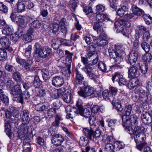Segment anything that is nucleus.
Wrapping results in <instances>:
<instances>
[{
	"instance_id": "1",
	"label": "nucleus",
	"mask_w": 152,
	"mask_h": 152,
	"mask_svg": "<svg viewBox=\"0 0 152 152\" xmlns=\"http://www.w3.org/2000/svg\"><path fill=\"white\" fill-rule=\"evenodd\" d=\"M38 43H35L36 49L34 54V57L37 62H39L41 58H44L48 57L52 52L51 49L48 47L44 46L42 48H37Z\"/></svg>"
},
{
	"instance_id": "2",
	"label": "nucleus",
	"mask_w": 152,
	"mask_h": 152,
	"mask_svg": "<svg viewBox=\"0 0 152 152\" xmlns=\"http://www.w3.org/2000/svg\"><path fill=\"white\" fill-rule=\"evenodd\" d=\"M135 94L132 96V99L135 102H137L140 99L143 102H146L148 99V94L141 87H137L134 90Z\"/></svg>"
},
{
	"instance_id": "3",
	"label": "nucleus",
	"mask_w": 152,
	"mask_h": 152,
	"mask_svg": "<svg viewBox=\"0 0 152 152\" xmlns=\"http://www.w3.org/2000/svg\"><path fill=\"white\" fill-rule=\"evenodd\" d=\"M10 92L14 98H15V100L21 104L23 103L22 92L20 85L18 84L15 86L10 90Z\"/></svg>"
},
{
	"instance_id": "4",
	"label": "nucleus",
	"mask_w": 152,
	"mask_h": 152,
	"mask_svg": "<svg viewBox=\"0 0 152 152\" xmlns=\"http://www.w3.org/2000/svg\"><path fill=\"white\" fill-rule=\"evenodd\" d=\"M120 96L118 95L112 96L110 101L112 102V104L114 108H115L118 112H122L123 108L121 104L124 103V99H121L120 100Z\"/></svg>"
},
{
	"instance_id": "5",
	"label": "nucleus",
	"mask_w": 152,
	"mask_h": 152,
	"mask_svg": "<svg viewBox=\"0 0 152 152\" xmlns=\"http://www.w3.org/2000/svg\"><path fill=\"white\" fill-rule=\"evenodd\" d=\"M108 50L110 58H113L114 60L115 64L114 66L115 67H121V65L120 64L123 60L121 55L118 51L112 49H109Z\"/></svg>"
},
{
	"instance_id": "6",
	"label": "nucleus",
	"mask_w": 152,
	"mask_h": 152,
	"mask_svg": "<svg viewBox=\"0 0 152 152\" xmlns=\"http://www.w3.org/2000/svg\"><path fill=\"white\" fill-rule=\"evenodd\" d=\"M77 105V108L72 107L70 106H68L66 107L65 110L66 113V118H72L77 114H80V106Z\"/></svg>"
},
{
	"instance_id": "7",
	"label": "nucleus",
	"mask_w": 152,
	"mask_h": 152,
	"mask_svg": "<svg viewBox=\"0 0 152 152\" xmlns=\"http://www.w3.org/2000/svg\"><path fill=\"white\" fill-rule=\"evenodd\" d=\"M28 129L29 126L28 124H22L18 129L17 131L18 136L15 137L16 139H21L25 137L28 133Z\"/></svg>"
},
{
	"instance_id": "8",
	"label": "nucleus",
	"mask_w": 152,
	"mask_h": 152,
	"mask_svg": "<svg viewBox=\"0 0 152 152\" xmlns=\"http://www.w3.org/2000/svg\"><path fill=\"white\" fill-rule=\"evenodd\" d=\"M80 91H78V93L80 96L84 98L91 96L95 92V90L93 88L88 86H85L83 88L80 87Z\"/></svg>"
},
{
	"instance_id": "9",
	"label": "nucleus",
	"mask_w": 152,
	"mask_h": 152,
	"mask_svg": "<svg viewBox=\"0 0 152 152\" xmlns=\"http://www.w3.org/2000/svg\"><path fill=\"white\" fill-rule=\"evenodd\" d=\"M10 40L7 37H3L0 39V48L11 52L12 51L13 49L10 46Z\"/></svg>"
},
{
	"instance_id": "10",
	"label": "nucleus",
	"mask_w": 152,
	"mask_h": 152,
	"mask_svg": "<svg viewBox=\"0 0 152 152\" xmlns=\"http://www.w3.org/2000/svg\"><path fill=\"white\" fill-rule=\"evenodd\" d=\"M106 37L105 34H101L98 38L94 36L92 37V38L93 40L96 41V43L98 46L102 47L107 45L108 43V41L105 39Z\"/></svg>"
},
{
	"instance_id": "11",
	"label": "nucleus",
	"mask_w": 152,
	"mask_h": 152,
	"mask_svg": "<svg viewBox=\"0 0 152 152\" xmlns=\"http://www.w3.org/2000/svg\"><path fill=\"white\" fill-rule=\"evenodd\" d=\"M138 53L137 52L132 51L128 55V62L131 65H134L136 63L138 58Z\"/></svg>"
},
{
	"instance_id": "12",
	"label": "nucleus",
	"mask_w": 152,
	"mask_h": 152,
	"mask_svg": "<svg viewBox=\"0 0 152 152\" xmlns=\"http://www.w3.org/2000/svg\"><path fill=\"white\" fill-rule=\"evenodd\" d=\"M131 25L130 23L128 21L124 20H121L116 21L114 23L115 28L117 30L121 31L122 29L123 26L129 27Z\"/></svg>"
},
{
	"instance_id": "13",
	"label": "nucleus",
	"mask_w": 152,
	"mask_h": 152,
	"mask_svg": "<svg viewBox=\"0 0 152 152\" xmlns=\"http://www.w3.org/2000/svg\"><path fill=\"white\" fill-rule=\"evenodd\" d=\"M52 81V84L57 87L61 86L64 83L63 78L60 76H55L53 77Z\"/></svg>"
},
{
	"instance_id": "14",
	"label": "nucleus",
	"mask_w": 152,
	"mask_h": 152,
	"mask_svg": "<svg viewBox=\"0 0 152 152\" xmlns=\"http://www.w3.org/2000/svg\"><path fill=\"white\" fill-rule=\"evenodd\" d=\"M131 66L127 68L128 77L129 78L135 77L137 74L138 71V68L137 66L134 65Z\"/></svg>"
},
{
	"instance_id": "15",
	"label": "nucleus",
	"mask_w": 152,
	"mask_h": 152,
	"mask_svg": "<svg viewBox=\"0 0 152 152\" xmlns=\"http://www.w3.org/2000/svg\"><path fill=\"white\" fill-rule=\"evenodd\" d=\"M64 138L61 135L58 134L51 139L52 142L55 145L57 146L61 145V143L64 141Z\"/></svg>"
},
{
	"instance_id": "16",
	"label": "nucleus",
	"mask_w": 152,
	"mask_h": 152,
	"mask_svg": "<svg viewBox=\"0 0 152 152\" xmlns=\"http://www.w3.org/2000/svg\"><path fill=\"white\" fill-rule=\"evenodd\" d=\"M34 31V30L32 29H29L28 31L27 34L23 37V40L24 42L27 43L31 41L33 39L32 33Z\"/></svg>"
},
{
	"instance_id": "17",
	"label": "nucleus",
	"mask_w": 152,
	"mask_h": 152,
	"mask_svg": "<svg viewBox=\"0 0 152 152\" xmlns=\"http://www.w3.org/2000/svg\"><path fill=\"white\" fill-rule=\"evenodd\" d=\"M29 112L27 110H24L20 114V117L22 121L23 122L24 124H27L30 120L29 115Z\"/></svg>"
},
{
	"instance_id": "18",
	"label": "nucleus",
	"mask_w": 152,
	"mask_h": 152,
	"mask_svg": "<svg viewBox=\"0 0 152 152\" xmlns=\"http://www.w3.org/2000/svg\"><path fill=\"white\" fill-rule=\"evenodd\" d=\"M128 84V87L129 89H132L139 84V80L136 77H132Z\"/></svg>"
},
{
	"instance_id": "19",
	"label": "nucleus",
	"mask_w": 152,
	"mask_h": 152,
	"mask_svg": "<svg viewBox=\"0 0 152 152\" xmlns=\"http://www.w3.org/2000/svg\"><path fill=\"white\" fill-rule=\"evenodd\" d=\"M128 8L125 5L121 6L118 8L117 11V13L118 15L121 17L124 18L126 14H127Z\"/></svg>"
},
{
	"instance_id": "20",
	"label": "nucleus",
	"mask_w": 152,
	"mask_h": 152,
	"mask_svg": "<svg viewBox=\"0 0 152 152\" xmlns=\"http://www.w3.org/2000/svg\"><path fill=\"white\" fill-rule=\"evenodd\" d=\"M84 77L80 72L77 70L75 71V82L77 84H81L83 82Z\"/></svg>"
},
{
	"instance_id": "21",
	"label": "nucleus",
	"mask_w": 152,
	"mask_h": 152,
	"mask_svg": "<svg viewBox=\"0 0 152 152\" xmlns=\"http://www.w3.org/2000/svg\"><path fill=\"white\" fill-rule=\"evenodd\" d=\"M94 128L92 127H90V129L87 128L83 129L82 131L83 132V136L91 140L92 139L93 130Z\"/></svg>"
},
{
	"instance_id": "22",
	"label": "nucleus",
	"mask_w": 152,
	"mask_h": 152,
	"mask_svg": "<svg viewBox=\"0 0 152 152\" xmlns=\"http://www.w3.org/2000/svg\"><path fill=\"white\" fill-rule=\"evenodd\" d=\"M101 135V131L100 130L98 129L94 131L93 130L92 139L91 140L94 142L97 143L99 140V138Z\"/></svg>"
},
{
	"instance_id": "23",
	"label": "nucleus",
	"mask_w": 152,
	"mask_h": 152,
	"mask_svg": "<svg viewBox=\"0 0 152 152\" xmlns=\"http://www.w3.org/2000/svg\"><path fill=\"white\" fill-rule=\"evenodd\" d=\"M12 126L9 121H6L4 126L5 132L10 139L12 137V132L11 130Z\"/></svg>"
},
{
	"instance_id": "24",
	"label": "nucleus",
	"mask_w": 152,
	"mask_h": 152,
	"mask_svg": "<svg viewBox=\"0 0 152 152\" xmlns=\"http://www.w3.org/2000/svg\"><path fill=\"white\" fill-rule=\"evenodd\" d=\"M134 138L136 143L142 142L146 139V136L144 133H140L134 135Z\"/></svg>"
},
{
	"instance_id": "25",
	"label": "nucleus",
	"mask_w": 152,
	"mask_h": 152,
	"mask_svg": "<svg viewBox=\"0 0 152 152\" xmlns=\"http://www.w3.org/2000/svg\"><path fill=\"white\" fill-rule=\"evenodd\" d=\"M139 32H141L142 31H145L143 34V38L147 39L150 36V34L147 28L143 26H139L138 27Z\"/></svg>"
},
{
	"instance_id": "26",
	"label": "nucleus",
	"mask_w": 152,
	"mask_h": 152,
	"mask_svg": "<svg viewBox=\"0 0 152 152\" xmlns=\"http://www.w3.org/2000/svg\"><path fill=\"white\" fill-rule=\"evenodd\" d=\"M103 23H94L93 28L94 30L96 31L98 33H101L103 34L105 33L103 32V28L102 27Z\"/></svg>"
},
{
	"instance_id": "27",
	"label": "nucleus",
	"mask_w": 152,
	"mask_h": 152,
	"mask_svg": "<svg viewBox=\"0 0 152 152\" xmlns=\"http://www.w3.org/2000/svg\"><path fill=\"white\" fill-rule=\"evenodd\" d=\"M142 59L145 62V64H149V65L151 64L152 66V56L150 53H146L143 56Z\"/></svg>"
},
{
	"instance_id": "28",
	"label": "nucleus",
	"mask_w": 152,
	"mask_h": 152,
	"mask_svg": "<svg viewBox=\"0 0 152 152\" xmlns=\"http://www.w3.org/2000/svg\"><path fill=\"white\" fill-rule=\"evenodd\" d=\"M91 113L87 109L83 110L82 107L80 106V114L81 115L83 116L86 118H90L91 117Z\"/></svg>"
},
{
	"instance_id": "29",
	"label": "nucleus",
	"mask_w": 152,
	"mask_h": 152,
	"mask_svg": "<svg viewBox=\"0 0 152 152\" xmlns=\"http://www.w3.org/2000/svg\"><path fill=\"white\" fill-rule=\"evenodd\" d=\"M65 54L66 55V63L65 64H67L69 67L70 65L71 64L72 62V56L73 55V53H70L68 50H66L65 51Z\"/></svg>"
},
{
	"instance_id": "30",
	"label": "nucleus",
	"mask_w": 152,
	"mask_h": 152,
	"mask_svg": "<svg viewBox=\"0 0 152 152\" xmlns=\"http://www.w3.org/2000/svg\"><path fill=\"white\" fill-rule=\"evenodd\" d=\"M30 61L27 60L25 61V63L23 64L24 67L25 68V70L27 71H30L31 72L36 71L37 70H39L38 67H31V64L30 63Z\"/></svg>"
},
{
	"instance_id": "31",
	"label": "nucleus",
	"mask_w": 152,
	"mask_h": 152,
	"mask_svg": "<svg viewBox=\"0 0 152 152\" xmlns=\"http://www.w3.org/2000/svg\"><path fill=\"white\" fill-rule=\"evenodd\" d=\"M66 89L64 88H62L59 89H56L54 91V96L56 98L62 97H63Z\"/></svg>"
},
{
	"instance_id": "32",
	"label": "nucleus",
	"mask_w": 152,
	"mask_h": 152,
	"mask_svg": "<svg viewBox=\"0 0 152 152\" xmlns=\"http://www.w3.org/2000/svg\"><path fill=\"white\" fill-rule=\"evenodd\" d=\"M41 20L36 19L34 20L30 24L29 29H38L40 27L41 25Z\"/></svg>"
},
{
	"instance_id": "33",
	"label": "nucleus",
	"mask_w": 152,
	"mask_h": 152,
	"mask_svg": "<svg viewBox=\"0 0 152 152\" xmlns=\"http://www.w3.org/2000/svg\"><path fill=\"white\" fill-rule=\"evenodd\" d=\"M29 140L26 139L24 140L23 145V152H30L31 145L29 142Z\"/></svg>"
},
{
	"instance_id": "34",
	"label": "nucleus",
	"mask_w": 152,
	"mask_h": 152,
	"mask_svg": "<svg viewBox=\"0 0 152 152\" xmlns=\"http://www.w3.org/2000/svg\"><path fill=\"white\" fill-rule=\"evenodd\" d=\"M13 31L12 27L11 25H7L4 27L2 31L3 34L6 35L11 34Z\"/></svg>"
},
{
	"instance_id": "35",
	"label": "nucleus",
	"mask_w": 152,
	"mask_h": 152,
	"mask_svg": "<svg viewBox=\"0 0 152 152\" xmlns=\"http://www.w3.org/2000/svg\"><path fill=\"white\" fill-rule=\"evenodd\" d=\"M62 119L61 114L58 113L56 114L55 117V120L52 123V125L55 127H58L60 123V121Z\"/></svg>"
},
{
	"instance_id": "36",
	"label": "nucleus",
	"mask_w": 152,
	"mask_h": 152,
	"mask_svg": "<svg viewBox=\"0 0 152 152\" xmlns=\"http://www.w3.org/2000/svg\"><path fill=\"white\" fill-rule=\"evenodd\" d=\"M149 113L147 112L143 113L141 115V118L143 121L145 123H150L151 122L152 120L151 117L150 118L148 117L149 116Z\"/></svg>"
},
{
	"instance_id": "37",
	"label": "nucleus",
	"mask_w": 152,
	"mask_h": 152,
	"mask_svg": "<svg viewBox=\"0 0 152 152\" xmlns=\"http://www.w3.org/2000/svg\"><path fill=\"white\" fill-rule=\"evenodd\" d=\"M107 15L103 13H98L96 14V18L97 20L100 23H102L105 21L107 19Z\"/></svg>"
},
{
	"instance_id": "38",
	"label": "nucleus",
	"mask_w": 152,
	"mask_h": 152,
	"mask_svg": "<svg viewBox=\"0 0 152 152\" xmlns=\"http://www.w3.org/2000/svg\"><path fill=\"white\" fill-rule=\"evenodd\" d=\"M91 54H89V57H90V60H91V62H90L89 65H93L96 64L98 61V56L97 54H94L91 55Z\"/></svg>"
},
{
	"instance_id": "39",
	"label": "nucleus",
	"mask_w": 152,
	"mask_h": 152,
	"mask_svg": "<svg viewBox=\"0 0 152 152\" xmlns=\"http://www.w3.org/2000/svg\"><path fill=\"white\" fill-rule=\"evenodd\" d=\"M42 73V77L44 80L46 81L49 79L50 76L48 69L45 68L40 70Z\"/></svg>"
},
{
	"instance_id": "40",
	"label": "nucleus",
	"mask_w": 152,
	"mask_h": 152,
	"mask_svg": "<svg viewBox=\"0 0 152 152\" xmlns=\"http://www.w3.org/2000/svg\"><path fill=\"white\" fill-rule=\"evenodd\" d=\"M132 10L134 15H135L137 16L141 15L143 11L142 10L138 8L135 5H133L132 6Z\"/></svg>"
},
{
	"instance_id": "41",
	"label": "nucleus",
	"mask_w": 152,
	"mask_h": 152,
	"mask_svg": "<svg viewBox=\"0 0 152 152\" xmlns=\"http://www.w3.org/2000/svg\"><path fill=\"white\" fill-rule=\"evenodd\" d=\"M58 127H55L52 126L50 127L48 130V135L50 136H52V137H53L57 134V128Z\"/></svg>"
},
{
	"instance_id": "42",
	"label": "nucleus",
	"mask_w": 152,
	"mask_h": 152,
	"mask_svg": "<svg viewBox=\"0 0 152 152\" xmlns=\"http://www.w3.org/2000/svg\"><path fill=\"white\" fill-rule=\"evenodd\" d=\"M72 95L70 93L66 92L63 95L62 99L65 102L67 103H70L71 100Z\"/></svg>"
},
{
	"instance_id": "43",
	"label": "nucleus",
	"mask_w": 152,
	"mask_h": 152,
	"mask_svg": "<svg viewBox=\"0 0 152 152\" xmlns=\"http://www.w3.org/2000/svg\"><path fill=\"white\" fill-rule=\"evenodd\" d=\"M117 120L116 119H109L107 121L108 127L111 129H114L117 124Z\"/></svg>"
},
{
	"instance_id": "44",
	"label": "nucleus",
	"mask_w": 152,
	"mask_h": 152,
	"mask_svg": "<svg viewBox=\"0 0 152 152\" xmlns=\"http://www.w3.org/2000/svg\"><path fill=\"white\" fill-rule=\"evenodd\" d=\"M103 106L99 107L97 105H94L91 109V112L94 113H96L98 112H102L104 110Z\"/></svg>"
},
{
	"instance_id": "45",
	"label": "nucleus",
	"mask_w": 152,
	"mask_h": 152,
	"mask_svg": "<svg viewBox=\"0 0 152 152\" xmlns=\"http://www.w3.org/2000/svg\"><path fill=\"white\" fill-rule=\"evenodd\" d=\"M18 11L19 12H22L25 10V5L22 1H18L16 4Z\"/></svg>"
},
{
	"instance_id": "46",
	"label": "nucleus",
	"mask_w": 152,
	"mask_h": 152,
	"mask_svg": "<svg viewBox=\"0 0 152 152\" xmlns=\"http://www.w3.org/2000/svg\"><path fill=\"white\" fill-rule=\"evenodd\" d=\"M10 111L13 117L15 118H18L19 116V112L17 109L14 107H12L10 108Z\"/></svg>"
},
{
	"instance_id": "47",
	"label": "nucleus",
	"mask_w": 152,
	"mask_h": 152,
	"mask_svg": "<svg viewBox=\"0 0 152 152\" xmlns=\"http://www.w3.org/2000/svg\"><path fill=\"white\" fill-rule=\"evenodd\" d=\"M0 99L6 105H8L9 103V99L8 97L4 94L3 92L0 93Z\"/></svg>"
},
{
	"instance_id": "48",
	"label": "nucleus",
	"mask_w": 152,
	"mask_h": 152,
	"mask_svg": "<svg viewBox=\"0 0 152 152\" xmlns=\"http://www.w3.org/2000/svg\"><path fill=\"white\" fill-rule=\"evenodd\" d=\"M7 57V53L6 50L0 48V61H4Z\"/></svg>"
},
{
	"instance_id": "49",
	"label": "nucleus",
	"mask_w": 152,
	"mask_h": 152,
	"mask_svg": "<svg viewBox=\"0 0 152 152\" xmlns=\"http://www.w3.org/2000/svg\"><path fill=\"white\" fill-rule=\"evenodd\" d=\"M21 75L18 71H16L13 73L12 77L13 79L16 82H20L22 80Z\"/></svg>"
},
{
	"instance_id": "50",
	"label": "nucleus",
	"mask_w": 152,
	"mask_h": 152,
	"mask_svg": "<svg viewBox=\"0 0 152 152\" xmlns=\"http://www.w3.org/2000/svg\"><path fill=\"white\" fill-rule=\"evenodd\" d=\"M102 95L103 98L107 100L110 101L112 96L110 91L107 90L104 91L102 92Z\"/></svg>"
},
{
	"instance_id": "51",
	"label": "nucleus",
	"mask_w": 152,
	"mask_h": 152,
	"mask_svg": "<svg viewBox=\"0 0 152 152\" xmlns=\"http://www.w3.org/2000/svg\"><path fill=\"white\" fill-rule=\"evenodd\" d=\"M105 9V6L104 5L98 4L96 7L95 10L96 14L103 12Z\"/></svg>"
},
{
	"instance_id": "52",
	"label": "nucleus",
	"mask_w": 152,
	"mask_h": 152,
	"mask_svg": "<svg viewBox=\"0 0 152 152\" xmlns=\"http://www.w3.org/2000/svg\"><path fill=\"white\" fill-rule=\"evenodd\" d=\"M113 138L111 136H108L105 134H104L103 137L102 141L105 143H110L113 141Z\"/></svg>"
},
{
	"instance_id": "53",
	"label": "nucleus",
	"mask_w": 152,
	"mask_h": 152,
	"mask_svg": "<svg viewBox=\"0 0 152 152\" xmlns=\"http://www.w3.org/2000/svg\"><path fill=\"white\" fill-rule=\"evenodd\" d=\"M66 66V69H64V68L62 69L63 70V74L65 76L68 77L70 76V74L71 72L70 70V68L71 67V65H70V66L67 64H65Z\"/></svg>"
},
{
	"instance_id": "54",
	"label": "nucleus",
	"mask_w": 152,
	"mask_h": 152,
	"mask_svg": "<svg viewBox=\"0 0 152 152\" xmlns=\"http://www.w3.org/2000/svg\"><path fill=\"white\" fill-rule=\"evenodd\" d=\"M114 145L110 143L106 145L105 148V152H114Z\"/></svg>"
},
{
	"instance_id": "55",
	"label": "nucleus",
	"mask_w": 152,
	"mask_h": 152,
	"mask_svg": "<svg viewBox=\"0 0 152 152\" xmlns=\"http://www.w3.org/2000/svg\"><path fill=\"white\" fill-rule=\"evenodd\" d=\"M11 118L7 121L12 126H14L17 127L18 125V122L19 120L18 118Z\"/></svg>"
},
{
	"instance_id": "56",
	"label": "nucleus",
	"mask_w": 152,
	"mask_h": 152,
	"mask_svg": "<svg viewBox=\"0 0 152 152\" xmlns=\"http://www.w3.org/2000/svg\"><path fill=\"white\" fill-rule=\"evenodd\" d=\"M87 51H88V56H89V54H91V55L94 54H97L95 52V48L94 45H91L88 46L87 48Z\"/></svg>"
},
{
	"instance_id": "57",
	"label": "nucleus",
	"mask_w": 152,
	"mask_h": 152,
	"mask_svg": "<svg viewBox=\"0 0 152 152\" xmlns=\"http://www.w3.org/2000/svg\"><path fill=\"white\" fill-rule=\"evenodd\" d=\"M143 18L147 24L149 25L152 23V17L148 14L144 15Z\"/></svg>"
},
{
	"instance_id": "58",
	"label": "nucleus",
	"mask_w": 152,
	"mask_h": 152,
	"mask_svg": "<svg viewBox=\"0 0 152 152\" xmlns=\"http://www.w3.org/2000/svg\"><path fill=\"white\" fill-rule=\"evenodd\" d=\"M98 67L99 70L102 72H105L107 70L106 64L102 61H99L98 64Z\"/></svg>"
},
{
	"instance_id": "59",
	"label": "nucleus",
	"mask_w": 152,
	"mask_h": 152,
	"mask_svg": "<svg viewBox=\"0 0 152 152\" xmlns=\"http://www.w3.org/2000/svg\"><path fill=\"white\" fill-rule=\"evenodd\" d=\"M148 66V64L144 63L140 66V70L142 74H145L147 72Z\"/></svg>"
},
{
	"instance_id": "60",
	"label": "nucleus",
	"mask_w": 152,
	"mask_h": 152,
	"mask_svg": "<svg viewBox=\"0 0 152 152\" xmlns=\"http://www.w3.org/2000/svg\"><path fill=\"white\" fill-rule=\"evenodd\" d=\"M56 109L53 107H52L48 109L47 111V114L50 118L53 117L56 114Z\"/></svg>"
},
{
	"instance_id": "61",
	"label": "nucleus",
	"mask_w": 152,
	"mask_h": 152,
	"mask_svg": "<svg viewBox=\"0 0 152 152\" xmlns=\"http://www.w3.org/2000/svg\"><path fill=\"white\" fill-rule=\"evenodd\" d=\"M137 116L135 115H132L131 116V117L129 120L131 125H136L138 124V121L137 120Z\"/></svg>"
},
{
	"instance_id": "62",
	"label": "nucleus",
	"mask_w": 152,
	"mask_h": 152,
	"mask_svg": "<svg viewBox=\"0 0 152 152\" xmlns=\"http://www.w3.org/2000/svg\"><path fill=\"white\" fill-rule=\"evenodd\" d=\"M141 46L142 48L146 53L148 52L150 50V45L146 42H142L141 44Z\"/></svg>"
},
{
	"instance_id": "63",
	"label": "nucleus",
	"mask_w": 152,
	"mask_h": 152,
	"mask_svg": "<svg viewBox=\"0 0 152 152\" xmlns=\"http://www.w3.org/2000/svg\"><path fill=\"white\" fill-rule=\"evenodd\" d=\"M34 80L33 82V85L36 88L39 87L41 85V82L40 81L39 76H35L34 78Z\"/></svg>"
},
{
	"instance_id": "64",
	"label": "nucleus",
	"mask_w": 152,
	"mask_h": 152,
	"mask_svg": "<svg viewBox=\"0 0 152 152\" xmlns=\"http://www.w3.org/2000/svg\"><path fill=\"white\" fill-rule=\"evenodd\" d=\"M144 129L143 127L140 126H135L134 129V135L138 134H140V133H143L142 132L144 130Z\"/></svg>"
}]
</instances>
